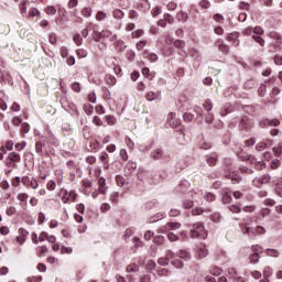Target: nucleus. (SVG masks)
Masks as SVG:
<instances>
[{
	"label": "nucleus",
	"mask_w": 282,
	"mask_h": 282,
	"mask_svg": "<svg viewBox=\"0 0 282 282\" xmlns=\"http://www.w3.org/2000/svg\"><path fill=\"white\" fill-rule=\"evenodd\" d=\"M176 19L177 21L185 23V21H188V13H186V11H181L176 14Z\"/></svg>",
	"instance_id": "bb28decb"
},
{
	"label": "nucleus",
	"mask_w": 282,
	"mask_h": 282,
	"mask_svg": "<svg viewBox=\"0 0 282 282\" xmlns=\"http://www.w3.org/2000/svg\"><path fill=\"white\" fill-rule=\"evenodd\" d=\"M281 121L279 119H267L264 121V127H280Z\"/></svg>",
	"instance_id": "aec40b11"
},
{
	"label": "nucleus",
	"mask_w": 282,
	"mask_h": 282,
	"mask_svg": "<svg viewBox=\"0 0 282 282\" xmlns=\"http://www.w3.org/2000/svg\"><path fill=\"white\" fill-rule=\"evenodd\" d=\"M107 19V13L105 11H98L96 14V21H105Z\"/></svg>",
	"instance_id": "49530a36"
},
{
	"label": "nucleus",
	"mask_w": 282,
	"mask_h": 282,
	"mask_svg": "<svg viewBox=\"0 0 282 282\" xmlns=\"http://www.w3.org/2000/svg\"><path fill=\"white\" fill-rule=\"evenodd\" d=\"M238 158H240L242 161L249 160L251 162V164H254V169L256 171H263V169H265V162L263 161H257V159H254L252 155H246V156H241L240 154H237Z\"/></svg>",
	"instance_id": "20e7f679"
},
{
	"label": "nucleus",
	"mask_w": 282,
	"mask_h": 282,
	"mask_svg": "<svg viewBox=\"0 0 282 282\" xmlns=\"http://www.w3.org/2000/svg\"><path fill=\"white\" fill-rule=\"evenodd\" d=\"M228 276L231 279V281H237L239 273H237V269L235 268H229L228 269Z\"/></svg>",
	"instance_id": "a878e982"
},
{
	"label": "nucleus",
	"mask_w": 282,
	"mask_h": 282,
	"mask_svg": "<svg viewBox=\"0 0 282 282\" xmlns=\"http://www.w3.org/2000/svg\"><path fill=\"white\" fill-rule=\"evenodd\" d=\"M195 257L196 259H206V257H208V248H206V245L200 243L195 247Z\"/></svg>",
	"instance_id": "39448f33"
},
{
	"label": "nucleus",
	"mask_w": 282,
	"mask_h": 282,
	"mask_svg": "<svg viewBox=\"0 0 282 282\" xmlns=\"http://www.w3.org/2000/svg\"><path fill=\"white\" fill-rule=\"evenodd\" d=\"M263 28H261V26H256L254 29H253V35H258V36H261L262 34H263Z\"/></svg>",
	"instance_id": "338daca9"
},
{
	"label": "nucleus",
	"mask_w": 282,
	"mask_h": 282,
	"mask_svg": "<svg viewBox=\"0 0 282 282\" xmlns=\"http://www.w3.org/2000/svg\"><path fill=\"white\" fill-rule=\"evenodd\" d=\"M105 120H106L107 124H116V117H113L111 115L105 116Z\"/></svg>",
	"instance_id": "603ef678"
},
{
	"label": "nucleus",
	"mask_w": 282,
	"mask_h": 282,
	"mask_svg": "<svg viewBox=\"0 0 282 282\" xmlns=\"http://www.w3.org/2000/svg\"><path fill=\"white\" fill-rule=\"evenodd\" d=\"M199 8H203V10H208L210 8V1L208 0H200L198 2Z\"/></svg>",
	"instance_id": "ea45409f"
},
{
	"label": "nucleus",
	"mask_w": 282,
	"mask_h": 282,
	"mask_svg": "<svg viewBox=\"0 0 282 282\" xmlns=\"http://www.w3.org/2000/svg\"><path fill=\"white\" fill-rule=\"evenodd\" d=\"M218 48L225 54L228 53V45L224 44L221 41H218Z\"/></svg>",
	"instance_id": "5fc2aeb1"
},
{
	"label": "nucleus",
	"mask_w": 282,
	"mask_h": 282,
	"mask_svg": "<svg viewBox=\"0 0 282 282\" xmlns=\"http://www.w3.org/2000/svg\"><path fill=\"white\" fill-rule=\"evenodd\" d=\"M189 235L192 239H206V237H208V231H206L202 223H196L192 225Z\"/></svg>",
	"instance_id": "f257e3e1"
},
{
	"label": "nucleus",
	"mask_w": 282,
	"mask_h": 282,
	"mask_svg": "<svg viewBox=\"0 0 282 282\" xmlns=\"http://www.w3.org/2000/svg\"><path fill=\"white\" fill-rule=\"evenodd\" d=\"M171 259H175V254L173 253V251H167L166 257L160 258L158 263L159 265H167Z\"/></svg>",
	"instance_id": "f8f14e48"
},
{
	"label": "nucleus",
	"mask_w": 282,
	"mask_h": 282,
	"mask_svg": "<svg viewBox=\"0 0 282 282\" xmlns=\"http://www.w3.org/2000/svg\"><path fill=\"white\" fill-rule=\"evenodd\" d=\"M84 111L87 116H91V113H94V106L90 104L84 105Z\"/></svg>",
	"instance_id": "58836bf2"
},
{
	"label": "nucleus",
	"mask_w": 282,
	"mask_h": 282,
	"mask_svg": "<svg viewBox=\"0 0 282 282\" xmlns=\"http://www.w3.org/2000/svg\"><path fill=\"white\" fill-rule=\"evenodd\" d=\"M191 186V183H188V181H182L175 188V192L178 195H184V193H186V191H188V187Z\"/></svg>",
	"instance_id": "1a4fd4ad"
},
{
	"label": "nucleus",
	"mask_w": 282,
	"mask_h": 282,
	"mask_svg": "<svg viewBox=\"0 0 282 282\" xmlns=\"http://www.w3.org/2000/svg\"><path fill=\"white\" fill-rule=\"evenodd\" d=\"M21 132L22 133H30V123L24 122L21 124Z\"/></svg>",
	"instance_id": "bf43d9fd"
},
{
	"label": "nucleus",
	"mask_w": 282,
	"mask_h": 282,
	"mask_svg": "<svg viewBox=\"0 0 282 282\" xmlns=\"http://www.w3.org/2000/svg\"><path fill=\"white\" fill-rule=\"evenodd\" d=\"M186 102H188V97L181 95L177 99V105H180V107H186Z\"/></svg>",
	"instance_id": "2f4dec72"
},
{
	"label": "nucleus",
	"mask_w": 282,
	"mask_h": 282,
	"mask_svg": "<svg viewBox=\"0 0 282 282\" xmlns=\"http://www.w3.org/2000/svg\"><path fill=\"white\" fill-rule=\"evenodd\" d=\"M28 193H20L17 195V199L24 204V206H28Z\"/></svg>",
	"instance_id": "cd10ccee"
},
{
	"label": "nucleus",
	"mask_w": 282,
	"mask_h": 282,
	"mask_svg": "<svg viewBox=\"0 0 282 282\" xmlns=\"http://www.w3.org/2000/svg\"><path fill=\"white\" fill-rule=\"evenodd\" d=\"M272 268L270 267H265L264 270H263V275H264V279H268L269 276H272Z\"/></svg>",
	"instance_id": "6e6d98bb"
},
{
	"label": "nucleus",
	"mask_w": 282,
	"mask_h": 282,
	"mask_svg": "<svg viewBox=\"0 0 282 282\" xmlns=\"http://www.w3.org/2000/svg\"><path fill=\"white\" fill-rule=\"evenodd\" d=\"M223 204H230V202L232 200V197L230 196V194H228V193H225L224 195H223Z\"/></svg>",
	"instance_id": "4d7b16f0"
},
{
	"label": "nucleus",
	"mask_w": 282,
	"mask_h": 282,
	"mask_svg": "<svg viewBox=\"0 0 282 282\" xmlns=\"http://www.w3.org/2000/svg\"><path fill=\"white\" fill-rule=\"evenodd\" d=\"M260 180H262V184L274 183V181L272 180V176H270V174H264L262 177H260Z\"/></svg>",
	"instance_id": "c9c22d12"
},
{
	"label": "nucleus",
	"mask_w": 282,
	"mask_h": 282,
	"mask_svg": "<svg viewBox=\"0 0 282 282\" xmlns=\"http://www.w3.org/2000/svg\"><path fill=\"white\" fill-rule=\"evenodd\" d=\"M72 252H74V249H72V247H61V254H72Z\"/></svg>",
	"instance_id": "c03bdc74"
},
{
	"label": "nucleus",
	"mask_w": 282,
	"mask_h": 282,
	"mask_svg": "<svg viewBox=\"0 0 282 282\" xmlns=\"http://www.w3.org/2000/svg\"><path fill=\"white\" fill-rule=\"evenodd\" d=\"M116 182H117V185L122 187L124 186V183H126V180H124V176L122 175H117L116 176Z\"/></svg>",
	"instance_id": "8fccbe9b"
},
{
	"label": "nucleus",
	"mask_w": 282,
	"mask_h": 282,
	"mask_svg": "<svg viewBox=\"0 0 282 282\" xmlns=\"http://www.w3.org/2000/svg\"><path fill=\"white\" fill-rule=\"evenodd\" d=\"M232 111H235V108L232 107V105L227 104L225 105L221 110H220V116H228V113H232Z\"/></svg>",
	"instance_id": "f3484780"
},
{
	"label": "nucleus",
	"mask_w": 282,
	"mask_h": 282,
	"mask_svg": "<svg viewBox=\"0 0 282 282\" xmlns=\"http://www.w3.org/2000/svg\"><path fill=\"white\" fill-rule=\"evenodd\" d=\"M167 123L172 129H177L182 124V119L177 118V115L175 112H170L167 115Z\"/></svg>",
	"instance_id": "423d86ee"
},
{
	"label": "nucleus",
	"mask_w": 282,
	"mask_h": 282,
	"mask_svg": "<svg viewBox=\"0 0 282 282\" xmlns=\"http://www.w3.org/2000/svg\"><path fill=\"white\" fill-rule=\"evenodd\" d=\"M273 153L274 155L279 156V155H282V142H280L278 144V147H274L273 148Z\"/></svg>",
	"instance_id": "3c124183"
},
{
	"label": "nucleus",
	"mask_w": 282,
	"mask_h": 282,
	"mask_svg": "<svg viewBox=\"0 0 282 282\" xmlns=\"http://www.w3.org/2000/svg\"><path fill=\"white\" fill-rule=\"evenodd\" d=\"M162 150L156 149L150 153V158H152V160H160L162 158Z\"/></svg>",
	"instance_id": "c85d7f7f"
},
{
	"label": "nucleus",
	"mask_w": 282,
	"mask_h": 282,
	"mask_svg": "<svg viewBox=\"0 0 282 282\" xmlns=\"http://www.w3.org/2000/svg\"><path fill=\"white\" fill-rule=\"evenodd\" d=\"M240 229L242 235H247L248 237H250V239H252V237H254V229L251 227H248V224H240Z\"/></svg>",
	"instance_id": "9b49d317"
},
{
	"label": "nucleus",
	"mask_w": 282,
	"mask_h": 282,
	"mask_svg": "<svg viewBox=\"0 0 282 282\" xmlns=\"http://www.w3.org/2000/svg\"><path fill=\"white\" fill-rule=\"evenodd\" d=\"M98 193H100V195H107V178L100 176L98 178Z\"/></svg>",
	"instance_id": "9d476101"
},
{
	"label": "nucleus",
	"mask_w": 282,
	"mask_h": 282,
	"mask_svg": "<svg viewBox=\"0 0 282 282\" xmlns=\"http://www.w3.org/2000/svg\"><path fill=\"white\" fill-rule=\"evenodd\" d=\"M264 254H267V257H274L275 259L281 257V252L276 249H265Z\"/></svg>",
	"instance_id": "412c9836"
},
{
	"label": "nucleus",
	"mask_w": 282,
	"mask_h": 282,
	"mask_svg": "<svg viewBox=\"0 0 282 282\" xmlns=\"http://www.w3.org/2000/svg\"><path fill=\"white\" fill-rule=\"evenodd\" d=\"M239 127L242 131H250L252 129V122L246 118H242Z\"/></svg>",
	"instance_id": "4468645a"
},
{
	"label": "nucleus",
	"mask_w": 282,
	"mask_h": 282,
	"mask_svg": "<svg viewBox=\"0 0 282 282\" xmlns=\"http://www.w3.org/2000/svg\"><path fill=\"white\" fill-rule=\"evenodd\" d=\"M160 96H161L160 91H149L145 97H147V100H149L150 102H153V100H158Z\"/></svg>",
	"instance_id": "a211bd4d"
},
{
	"label": "nucleus",
	"mask_w": 282,
	"mask_h": 282,
	"mask_svg": "<svg viewBox=\"0 0 282 282\" xmlns=\"http://www.w3.org/2000/svg\"><path fill=\"white\" fill-rule=\"evenodd\" d=\"M112 43L115 47L119 50V52H124V50H127V45H124V42L122 40H116Z\"/></svg>",
	"instance_id": "4be33fe9"
},
{
	"label": "nucleus",
	"mask_w": 282,
	"mask_h": 282,
	"mask_svg": "<svg viewBox=\"0 0 282 282\" xmlns=\"http://www.w3.org/2000/svg\"><path fill=\"white\" fill-rule=\"evenodd\" d=\"M26 2L24 0H21L20 1V12L23 17H26L28 15V7H25Z\"/></svg>",
	"instance_id": "7c9ffc66"
},
{
	"label": "nucleus",
	"mask_w": 282,
	"mask_h": 282,
	"mask_svg": "<svg viewBox=\"0 0 282 282\" xmlns=\"http://www.w3.org/2000/svg\"><path fill=\"white\" fill-rule=\"evenodd\" d=\"M82 14H83V17H85L86 19H89V17H91V14H93V10H91V8H84L83 10H82Z\"/></svg>",
	"instance_id": "a19ab883"
},
{
	"label": "nucleus",
	"mask_w": 282,
	"mask_h": 282,
	"mask_svg": "<svg viewBox=\"0 0 282 282\" xmlns=\"http://www.w3.org/2000/svg\"><path fill=\"white\" fill-rule=\"evenodd\" d=\"M271 36L276 40L275 46L281 47L282 45V37L276 33H271Z\"/></svg>",
	"instance_id": "79ce46f5"
},
{
	"label": "nucleus",
	"mask_w": 282,
	"mask_h": 282,
	"mask_svg": "<svg viewBox=\"0 0 282 282\" xmlns=\"http://www.w3.org/2000/svg\"><path fill=\"white\" fill-rule=\"evenodd\" d=\"M47 191H54L56 188V182L54 181H48L46 184Z\"/></svg>",
	"instance_id": "774afa93"
},
{
	"label": "nucleus",
	"mask_w": 282,
	"mask_h": 282,
	"mask_svg": "<svg viewBox=\"0 0 282 282\" xmlns=\"http://www.w3.org/2000/svg\"><path fill=\"white\" fill-rule=\"evenodd\" d=\"M182 227L180 223H167L164 228L161 229V232H167L169 241H177L180 238L177 235L171 232V230H177Z\"/></svg>",
	"instance_id": "f03ea898"
},
{
	"label": "nucleus",
	"mask_w": 282,
	"mask_h": 282,
	"mask_svg": "<svg viewBox=\"0 0 282 282\" xmlns=\"http://www.w3.org/2000/svg\"><path fill=\"white\" fill-rule=\"evenodd\" d=\"M212 221H214V224H219L221 221V214L214 213L212 215Z\"/></svg>",
	"instance_id": "de8ad7c7"
},
{
	"label": "nucleus",
	"mask_w": 282,
	"mask_h": 282,
	"mask_svg": "<svg viewBox=\"0 0 282 282\" xmlns=\"http://www.w3.org/2000/svg\"><path fill=\"white\" fill-rule=\"evenodd\" d=\"M45 12H46V14L54 15V14H56V8L52 7V6H48V7L45 8Z\"/></svg>",
	"instance_id": "0e129e2a"
},
{
	"label": "nucleus",
	"mask_w": 282,
	"mask_h": 282,
	"mask_svg": "<svg viewBox=\"0 0 282 282\" xmlns=\"http://www.w3.org/2000/svg\"><path fill=\"white\" fill-rule=\"evenodd\" d=\"M7 158L15 163L21 162V154L17 153V152H10Z\"/></svg>",
	"instance_id": "393cba45"
},
{
	"label": "nucleus",
	"mask_w": 282,
	"mask_h": 282,
	"mask_svg": "<svg viewBox=\"0 0 282 282\" xmlns=\"http://www.w3.org/2000/svg\"><path fill=\"white\" fill-rule=\"evenodd\" d=\"M203 108L208 112L213 111V100L206 99L203 104Z\"/></svg>",
	"instance_id": "c756f323"
},
{
	"label": "nucleus",
	"mask_w": 282,
	"mask_h": 282,
	"mask_svg": "<svg viewBox=\"0 0 282 282\" xmlns=\"http://www.w3.org/2000/svg\"><path fill=\"white\" fill-rule=\"evenodd\" d=\"M144 58H148V61H150V63H155L158 61V54L149 53V51H145Z\"/></svg>",
	"instance_id": "b1692460"
},
{
	"label": "nucleus",
	"mask_w": 282,
	"mask_h": 282,
	"mask_svg": "<svg viewBox=\"0 0 282 282\" xmlns=\"http://www.w3.org/2000/svg\"><path fill=\"white\" fill-rule=\"evenodd\" d=\"M137 10H141L142 12H149V10H151V2H149V0H141L137 4Z\"/></svg>",
	"instance_id": "ddd939ff"
},
{
	"label": "nucleus",
	"mask_w": 282,
	"mask_h": 282,
	"mask_svg": "<svg viewBox=\"0 0 282 282\" xmlns=\"http://www.w3.org/2000/svg\"><path fill=\"white\" fill-rule=\"evenodd\" d=\"M102 36L104 39H109V41H111V43L113 41H118V35L111 33L109 30H102Z\"/></svg>",
	"instance_id": "dca6fc26"
},
{
	"label": "nucleus",
	"mask_w": 282,
	"mask_h": 282,
	"mask_svg": "<svg viewBox=\"0 0 282 282\" xmlns=\"http://www.w3.org/2000/svg\"><path fill=\"white\" fill-rule=\"evenodd\" d=\"M259 253H252L250 257H249V261L250 263H253V264H257L259 263Z\"/></svg>",
	"instance_id": "a18cd8bd"
},
{
	"label": "nucleus",
	"mask_w": 282,
	"mask_h": 282,
	"mask_svg": "<svg viewBox=\"0 0 282 282\" xmlns=\"http://www.w3.org/2000/svg\"><path fill=\"white\" fill-rule=\"evenodd\" d=\"M126 270L127 272H138L140 268L138 267V264H129Z\"/></svg>",
	"instance_id": "13d9d810"
},
{
	"label": "nucleus",
	"mask_w": 282,
	"mask_h": 282,
	"mask_svg": "<svg viewBox=\"0 0 282 282\" xmlns=\"http://www.w3.org/2000/svg\"><path fill=\"white\" fill-rule=\"evenodd\" d=\"M123 193H119V192H112L110 193L109 199L110 202H112V204H118V198L122 197Z\"/></svg>",
	"instance_id": "5701e85b"
},
{
	"label": "nucleus",
	"mask_w": 282,
	"mask_h": 282,
	"mask_svg": "<svg viewBox=\"0 0 282 282\" xmlns=\"http://www.w3.org/2000/svg\"><path fill=\"white\" fill-rule=\"evenodd\" d=\"M158 274L159 276H169V274H171V271L167 269H159Z\"/></svg>",
	"instance_id": "052dcab7"
},
{
	"label": "nucleus",
	"mask_w": 282,
	"mask_h": 282,
	"mask_svg": "<svg viewBox=\"0 0 282 282\" xmlns=\"http://www.w3.org/2000/svg\"><path fill=\"white\" fill-rule=\"evenodd\" d=\"M274 145V140L272 139H265L263 141H260L256 145V150L258 151H265V149H270Z\"/></svg>",
	"instance_id": "6e6552de"
},
{
	"label": "nucleus",
	"mask_w": 282,
	"mask_h": 282,
	"mask_svg": "<svg viewBox=\"0 0 282 282\" xmlns=\"http://www.w3.org/2000/svg\"><path fill=\"white\" fill-rule=\"evenodd\" d=\"M178 258L183 259L184 261H191V259H193V256L186 250H180Z\"/></svg>",
	"instance_id": "6ab92c4d"
},
{
	"label": "nucleus",
	"mask_w": 282,
	"mask_h": 282,
	"mask_svg": "<svg viewBox=\"0 0 282 282\" xmlns=\"http://www.w3.org/2000/svg\"><path fill=\"white\" fill-rule=\"evenodd\" d=\"M6 166H8V169H17V163L14 161H11V159L7 158L6 159Z\"/></svg>",
	"instance_id": "09e8293b"
},
{
	"label": "nucleus",
	"mask_w": 282,
	"mask_h": 282,
	"mask_svg": "<svg viewBox=\"0 0 282 282\" xmlns=\"http://www.w3.org/2000/svg\"><path fill=\"white\" fill-rule=\"evenodd\" d=\"M193 207V200L185 199L183 200V208L191 209Z\"/></svg>",
	"instance_id": "69168bd1"
},
{
	"label": "nucleus",
	"mask_w": 282,
	"mask_h": 282,
	"mask_svg": "<svg viewBox=\"0 0 282 282\" xmlns=\"http://www.w3.org/2000/svg\"><path fill=\"white\" fill-rule=\"evenodd\" d=\"M253 41L260 44V47H265V40L261 35H252Z\"/></svg>",
	"instance_id": "72a5a7b5"
},
{
	"label": "nucleus",
	"mask_w": 282,
	"mask_h": 282,
	"mask_svg": "<svg viewBox=\"0 0 282 282\" xmlns=\"http://www.w3.org/2000/svg\"><path fill=\"white\" fill-rule=\"evenodd\" d=\"M106 80H107V84L111 85V86L116 85V83H117L116 77H113L111 75H107Z\"/></svg>",
	"instance_id": "680f3d73"
},
{
	"label": "nucleus",
	"mask_w": 282,
	"mask_h": 282,
	"mask_svg": "<svg viewBox=\"0 0 282 282\" xmlns=\"http://www.w3.org/2000/svg\"><path fill=\"white\" fill-rule=\"evenodd\" d=\"M167 10H170L171 12L177 10V3L176 2H173V1H170L166 6Z\"/></svg>",
	"instance_id": "e2e57ef3"
},
{
	"label": "nucleus",
	"mask_w": 282,
	"mask_h": 282,
	"mask_svg": "<svg viewBox=\"0 0 282 282\" xmlns=\"http://www.w3.org/2000/svg\"><path fill=\"white\" fill-rule=\"evenodd\" d=\"M279 166H281V162L279 161V159H274L270 162V167L273 170L279 169Z\"/></svg>",
	"instance_id": "864d4df0"
},
{
	"label": "nucleus",
	"mask_w": 282,
	"mask_h": 282,
	"mask_svg": "<svg viewBox=\"0 0 282 282\" xmlns=\"http://www.w3.org/2000/svg\"><path fill=\"white\" fill-rule=\"evenodd\" d=\"M76 197H78V194L76 192L64 191L63 196H62V202H63V204H67L69 202H76Z\"/></svg>",
	"instance_id": "0eeeda50"
},
{
	"label": "nucleus",
	"mask_w": 282,
	"mask_h": 282,
	"mask_svg": "<svg viewBox=\"0 0 282 282\" xmlns=\"http://www.w3.org/2000/svg\"><path fill=\"white\" fill-rule=\"evenodd\" d=\"M76 56H77L78 58H87V50H85V48H78V50L76 51Z\"/></svg>",
	"instance_id": "e433bc0d"
},
{
	"label": "nucleus",
	"mask_w": 282,
	"mask_h": 282,
	"mask_svg": "<svg viewBox=\"0 0 282 282\" xmlns=\"http://www.w3.org/2000/svg\"><path fill=\"white\" fill-rule=\"evenodd\" d=\"M212 274L213 275L205 276L206 282H228L226 276H219V274H221V269L219 268L212 270Z\"/></svg>",
	"instance_id": "7ed1b4c3"
},
{
	"label": "nucleus",
	"mask_w": 282,
	"mask_h": 282,
	"mask_svg": "<svg viewBox=\"0 0 282 282\" xmlns=\"http://www.w3.org/2000/svg\"><path fill=\"white\" fill-rule=\"evenodd\" d=\"M217 153H212L209 155L205 156V160L208 164V166H215V164H217Z\"/></svg>",
	"instance_id": "2eb2a0df"
},
{
	"label": "nucleus",
	"mask_w": 282,
	"mask_h": 282,
	"mask_svg": "<svg viewBox=\"0 0 282 282\" xmlns=\"http://www.w3.org/2000/svg\"><path fill=\"white\" fill-rule=\"evenodd\" d=\"M228 41H232L235 47L239 46V40H237V34L236 33H231L227 36Z\"/></svg>",
	"instance_id": "f704fd0d"
},
{
	"label": "nucleus",
	"mask_w": 282,
	"mask_h": 282,
	"mask_svg": "<svg viewBox=\"0 0 282 282\" xmlns=\"http://www.w3.org/2000/svg\"><path fill=\"white\" fill-rule=\"evenodd\" d=\"M112 17H113V19H124V11H122L120 9H116L112 12Z\"/></svg>",
	"instance_id": "473e14b6"
},
{
	"label": "nucleus",
	"mask_w": 282,
	"mask_h": 282,
	"mask_svg": "<svg viewBox=\"0 0 282 282\" xmlns=\"http://www.w3.org/2000/svg\"><path fill=\"white\" fill-rule=\"evenodd\" d=\"M171 263L172 265H174V268H177V269L184 268V262L182 260H178V259L175 260L174 258V259H171Z\"/></svg>",
	"instance_id": "4c0bfd02"
},
{
	"label": "nucleus",
	"mask_w": 282,
	"mask_h": 282,
	"mask_svg": "<svg viewBox=\"0 0 282 282\" xmlns=\"http://www.w3.org/2000/svg\"><path fill=\"white\" fill-rule=\"evenodd\" d=\"M204 199H206V202H215V199H217V196H215V194L213 193H205Z\"/></svg>",
	"instance_id": "37998d69"
}]
</instances>
